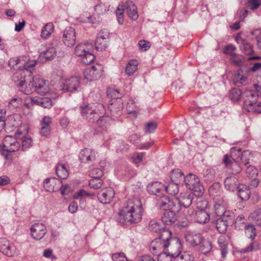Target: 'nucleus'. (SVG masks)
Returning a JSON list of instances; mask_svg holds the SVG:
<instances>
[{"instance_id": "obj_1", "label": "nucleus", "mask_w": 261, "mask_h": 261, "mask_svg": "<svg viewBox=\"0 0 261 261\" xmlns=\"http://www.w3.org/2000/svg\"><path fill=\"white\" fill-rule=\"evenodd\" d=\"M171 232L168 229H163L160 236L150 243L149 250L153 254L160 251L166 250L173 258L181 253V244L177 238L171 237Z\"/></svg>"}, {"instance_id": "obj_2", "label": "nucleus", "mask_w": 261, "mask_h": 261, "mask_svg": "<svg viewBox=\"0 0 261 261\" xmlns=\"http://www.w3.org/2000/svg\"><path fill=\"white\" fill-rule=\"evenodd\" d=\"M142 216V207L139 202L138 205L131 204L124 206L119 212L117 221L121 224H135L139 222Z\"/></svg>"}, {"instance_id": "obj_3", "label": "nucleus", "mask_w": 261, "mask_h": 261, "mask_svg": "<svg viewBox=\"0 0 261 261\" xmlns=\"http://www.w3.org/2000/svg\"><path fill=\"white\" fill-rule=\"evenodd\" d=\"M159 207L165 211L162 217V222L167 225L174 224L176 221V214L180 212L178 209L177 204L170 202V197L168 196L161 197L158 201Z\"/></svg>"}, {"instance_id": "obj_4", "label": "nucleus", "mask_w": 261, "mask_h": 261, "mask_svg": "<svg viewBox=\"0 0 261 261\" xmlns=\"http://www.w3.org/2000/svg\"><path fill=\"white\" fill-rule=\"evenodd\" d=\"M17 86L20 91L25 95H30L34 92H36L40 95H43L48 92L45 81L39 75L34 76L28 86L26 85L25 80H22Z\"/></svg>"}, {"instance_id": "obj_5", "label": "nucleus", "mask_w": 261, "mask_h": 261, "mask_svg": "<svg viewBox=\"0 0 261 261\" xmlns=\"http://www.w3.org/2000/svg\"><path fill=\"white\" fill-rule=\"evenodd\" d=\"M193 198V194L187 193L181 194L176 199L170 197V202L176 205L177 203L180 215H183L186 217H192L195 214V209L192 206Z\"/></svg>"}, {"instance_id": "obj_6", "label": "nucleus", "mask_w": 261, "mask_h": 261, "mask_svg": "<svg viewBox=\"0 0 261 261\" xmlns=\"http://www.w3.org/2000/svg\"><path fill=\"white\" fill-rule=\"evenodd\" d=\"M184 183L195 196L200 197L202 195L204 188L197 175L189 173L185 177Z\"/></svg>"}, {"instance_id": "obj_7", "label": "nucleus", "mask_w": 261, "mask_h": 261, "mask_svg": "<svg viewBox=\"0 0 261 261\" xmlns=\"http://www.w3.org/2000/svg\"><path fill=\"white\" fill-rule=\"evenodd\" d=\"M112 93L114 98L109 105L108 109L113 116L117 118L123 113V101L119 97V92L117 89L112 90Z\"/></svg>"}, {"instance_id": "obj_8", "label": "nucleus", "mask_w": 261, "mask_h": 261, "mask_svg": "<svg viewBox=\"0 0 261 261\" xmlns=\"http://www.w3.org/2000/svg\"><path fill=\"white\" fill-rule=\"evenodd\" d=\"M237 147H232L230 149V155L225 154L223 159V163L227 168H230L232 170L233 175L238 174L242 171V167L239 163L240 161L236 158H234V154Z\"/></svg>"}, {"instance_id": "obj_9", "label": "nucleus", "mask_w": 261, "mask_h": 261, "mask_svg": "<svg viewBox=\"0 0 261 261\" xmlns=\"http://www.w3.org/2000/svg\"><path fill=\"white\" fill-rule=\"evenodd\" d=\"M61 90L70 93L79 91L81 90L80 79L77 76H71L65 80L61 84Z\"/></svg>"}, {"instance_id": "obj_10", "label": "nucleus", "mask_w": 261, "mask_h": 261, "mask_svg": "<svg viewBox=\"0 0 261 261\" xmlns=\"http://www.w3.org/2000/svg\"><path fill=\"white\" fill-rule=\"evenodd\" d=\"M242 98L244 108L247 112H250V109L258 101V94L255 90H245L242 94Z\"/></svg>"}, {"instance_id": "obj_11", "label": "nucleus", "mask_w": 261, "mask_h": 261, "mask_svg": "<svg viewBox=\"0 0 261 261\" xmlns=\"http://www.w3.org/2000/svg\"><path fill=\"white\" fill-rule=\"evenodd\" d=\"M103 66L101 64H96L91 67L86 68L84 72L85 78L89 81L98 80L101 76Z\"/></svg>"}, {"instance_id": "obj_12", "label": "nucleus", "mask_w": 261, "mask_h": 261, "mask_svg": "<svg viewBox=\"0 0 261 261\" xmlns=\"http://www.w3.org/2000/svg\"><path fill=\"white\" fill-rule=\"evenodd\" d=\"M20 143L16 137L11 135L6 136L3 139V150L8 152H13L19 149Z\"/></svg>"}, {"instance_id": "obj_13", "label": "nucleus", "mask_w": 261, "mask_h": 261, "mask_svg": "<svg viewBox=\"0 0 261 261\" xmlns=\"http://www.w3.org/2000/svg\"><path fill=\"white\" fill-rule=\"evenodd\" d=\"M204 239L202 234L197 231H189L185 234V240L187 244L192 247L199 245Z\"/></svg>"}, {"instance_id": "obj_14", "label": "nucleus", "mask_w": 261, "mask_h": 261, "mask_svg": "<svg viewBox=\"0 0 261 261\" xmlns=\"http://www.w3.org/2000/svg\"><path fill=\"white\" fill-rule=\"evenodd\" d=\"M0 251L8 256H13L16 254L15 245L6 238L0 239Z\"/></svg>"}, {"instance_id": "obj_15", "label": "nucleus", "mask_w": 261, "mask_h": 261, "mask_svg": "<svg viewBox=\"0 0 261 261\" xmlns=\"http://www.w3.org/2000/svg\"><path fill=\"white\" fill-rule=\"evenodd\" d=\"M30 230L32 237L36 240H40L47 232L46 227L41 223L33 224Z\"/></svg>"}, {"instance_id": "obj_16", "label": "nucleus", "mask_w": 261, "mask_h": 261, "mask_svg": "<svg viewBox=\"0 0 261 261\" xmlns=\"http://www.w3.org/2000/svg\"><path fill=\"white\" fill-rule=\"evenodd\" d=\"M76 40L75 31L73 28L66 27L63 33V41L65 45L71 47L75 44Z\"/></svg>"}, {"instance_id": "obj_17", "label": "nucleus", "mask_w": 261, "mask_h": 261, "mask_svg": "<svg viewBox=\"0 0 261 261\" xmlns=\"http://www.w3.org/2000/svg\"><path fill=\"white\" fill-rule=\"evenodd\" d=\"M115 196L113 188L108 187L100 190L97 194L98 199L101 203L106 204L110 203Z\"/></svg>"}, {"instance_id": "obj_18", "label": "nucleus", "mask_w": 261, "mask_h": 261, "mask_svg": "<svg viewBox=\"0 0 261 261\" xmlns=\"http://www.w3.org/2000/svg\"><path fill=\"white\" fill-rule=\"evenodd\" d=\"M208 192L214 202H221L223 200V191L219 182H215L211 185L208 189Z\"/></svg>"}, {"instance_id": "obj_19", "label": "nucleus", "mask_w": 261, "mask_h": 261, "mask_svg": "<svg viewBox=\"0 0 261 261\" xmlns=\"http://www.w3.org/2000/svg\"><path fill=\"white\" fill-rule=\"evenodd\" d=\"M39 48L40 56L45 58L46 61H50L57 55V49L54 46Z\"/></svg>"}, {"instance_id": "obj_20", "label": "nucleus", "mask_w": 261, "mask_h": 261, "mask_svg": "<svg viewBox=\"0 0 261 261\" xmlns=\"http://www.w3.org/2000/svg\"><path fill=\"white\" fill-rule=\"evenodd\" d=\"M224 184L225 188L231 191L237 190L240 186L237 177L233 174H230L225 179Z\"/></svg>"}, {"instance_id": "obj_21", "label": "nucleus", "mask_w": 261, "mask_h": 261, "mask_svg": "<svg viewBox=\"0 0 261 261\" xmlns=\"http://www.w3.org/2000/svg\"><path fill=\"white\" fill-rule=\"evenodd\" d=\"M19 118L18 115L9 116L6 120L4 119L5 126L8 130H14L20 124Z\"/></svg>"}, {"instance_id": "obj_22", "label": "nucleus", "mask_w": 261, "mask_h": 261, "mask_svg": "<svg viewBox=\"0 0 261 261\" xmlns=\"http://www.w3.org/2000/svg\"><path fill=\"white\" fill-rule=\"evenodd\" d=\"M191 218H194V220L198 223H206L210 220V215L207 212L204 210H200L196 211L195 210L194 215L192 217H189Z\"/></svg>"}, {"instance_id": "obj_23", "label": "nucleus", "mask_w": 261, "mask_h": 261, "mask_svg": "<svg viewBox=\"0 0 261 261\" xmlns=\"http://www.w3.org/2000/svg\"><path fill=\"white\" fill-rule=\"evenodd\" d=\"M79 158L83 163L93 161L95 159V152L90 148H84L80 152Z\"/></svg>"}, {"instance_id": "obj_24", "label": "nucleus", "mask_w": 261, "mask_h": 261, "mask_svg": "<svg viewBox=\"0 0 261 261\" xmlns=\"http://www.w3.org/2000/svg\"><path fill=\"white\" fill-rule=\"evenodd\" d=\"M165 186L158 181H154L149 184L147 188L148 192L151 194L158 196H161V192L164 191Z\"/></svg>"}, {"instance_id": "obj_25", "label": "nucleus", "mask_w": 261, "mask_h": 261, "mask_svg": "<svg viewBox=\"0 0 261 261\" xmlns=\"http://www.w3.org/2000/svg\"><path fill=\"white\" fill-rule=\"evenodd\" d=\"M125 9L128 17L134 20H137L139 17L137 8L131 1H127L125 4Z\"/></svg>"}, {"instance_id": "obj_26", "label": "nucleus", "mask_w": 261, "mask_h": 261, "mask_svg": "<svg viewBox=\"0 0 261 261\" xmlns=\"http://www.w3.org/2000/svg\"><path fill=\"white\" fill-rule=\"evenodd\" d=\"M96 109V108H94L93 107V105L90 103H84L80 107L81 115L82 118L86 120L87 119H90L91 120V118L90 117V114L94 112V111Z\"/></svg>"}, {"instance_id": "obj_27", "label": "nucleus", "mask_w": 261, "mask_h": 261, "mask_svg": "<svg viewBox=\"0 0 261 261\" xmlns=\"http://www.w3.org/2000/svg\"><path fill=\"white\" fill-rule=\"evenodd\" d=\"M241 148L237 147L236 151V155H238L237 159L245 166H247L251 157V152L248 150H245L243 152H241ZM234 155L236 154H234Z\"/></svg>"}, {"instance_id": "obj_28", "label": "nucleus", "mask_w": 261, "mask_h": 261, "mask_svg": "<svg viewBox=\"0 0 261 261\" xmlns=\"http://www.w3.org/2000/svg\"><path fill=\"white\" fill-rule=\"evenodd\" d=\"M30 99L31 103H35V105L41 106L44 108H50L53 106L51 99L47 97H35Z\"/></svg>"}, {"instance_id": "obj_29", "label": "nucleus", "mask_w": 261, "mask_h": 261, "mask_svg": "<svg viewBox=\"0 0 261 261\" xmlns=\"http://www.w3.org/2000/svg\"><path fill=\"white\" fill-rule=\"evenodd\" d=\"M25 57H26V58H24L21 63V65L23 67V69L22 72L23 73L27 72L29 76H31L33 74V72L30 69L36 66L37 61L36 60H30L29 57L28 56H25Z\"/></svg>"}, {"instance_id": "obj_30", "label": "nucleus", "mask_w": 261, "mask_h": 261, "mask_svg": "<svg viewBox=\"0 0 261 261\" xmlns=\"http://www.w3.org/2000/svg\"><path fill=\"white\" fill-rule=\"evenodd\" d=\"M171 181L180 184L184 182L185 177L182 172L179 169L172 170L170 173Z\"/></svg>"}, {"instance_id": "obj_31", "label": "nucleus", "mask_w": 261, "mask_h": 261, "mask_svg": "<svg viewBox=\"0 0 261 261\" xmlns=\"http://www.w3.org/2000/svg\"><path fill=\"white\" fill-rule=\"evenodd\" d=\"M92 47L90 43H80L75 48V54L76 56L82 57L87 52L89 51V48Z\"/></svg>"}, {"instance_id": "obj_32", "label": "nucleus", "mask_w": 261, "mask_h": 261, "mask_svg": "<svg viewBox=\"0 0 261 261\" xmlns=\"http://www.w3.org/2000/svg\"><path fill=\"white\" fill-rule=\"evenodd\" d=\"M54 25L52 22L46 23L42 28L40 36L43 39H48L54 32Z\"/></svg>"}, {"instance_id": "obj_33", "label": "nucleus", "mask_w": 261, "mask_h": 261, "mask_svg": "<svg viewBox=\"0 0 261 261\" xmlns=\"http://www.w3.org/2000/svg\"><path fill=\"white\" fill-rule=\"evenodd\" d=\"M238 196L242 200H247L250 197V192L246 186L241 185L237 189Z\"/></svg>"}, {"instance_id": "obj_34", "label": "nucleus", "mask_w": 261, "mask_h": 261, "mask_svg": "<svg viewBox=\"0 0 261 261\" xmlns=\"http://www.w3.org/2000/svg\"><path fill=\"white\" fill-rule=\"evenodd\" d=\"M56 172L60 179H66L68 176V172L66 166L63 164H58L56 167Z\"/></svg>"}, {"instance_id": "obj_35", "label": "nucleus", "mask_w": 261, "mask_h": 261, "mask_svg": "<svg viewBox=\"0 0 261 261\" xmlns=\"http://www.w3.org/2000/svg\"><path fill=\"white\" fill-rule=\"evenodd\" d=\"M200 245L199 250L204 254L210 252L213 248L211 241L207 239H203Z\"/></svg>"}, {"instance_id": "obj_36", "label": "nucleus", "mask_w": 261, "mask_h": 261, "mask_svg": "<svg viewBox=\"0 0 261 261\" xmlns=\"http://www.w3.org/2000/svg\"><path fill=\"white\" fill-rule=\"evenodd\" d=\"M229 223L227 220H224L219 218L216 221V227L220 233H224L226 232Z\"/></svg>"}, {"instance_id": "obj_37", "label": "nucleus", "mask_w": 261, "mask_h": 261, "mask_svg": "<svg viewBox=\"0 0 261 261\" xmlns=\"http://www.w3.org/2000/svg\"><path fill=\"white\" fill-rule=\"evenodd\" d=\"M138 65V61L136 60H130L126 65L125 68L126 73L129 75H132L137 69Z\"/></svg>"}, {"instance_id": "obj_38", "label": "nucleus", "mask_w": 261, "mask_h": 261, "mask_svg": "<svg viewBox=\"0 0 261 261\" xmlns=\"http://www.w3.org/2000/svg\"><path fill=\"white\" fill-rule=\"evenodd\" d=\"M179 184L171 181L164 187L166 191L170 194L175 195L179 192Z\"/></svg>"}, {"instance_id": "obj_39", "label": "nucleus", "mask_w": 261, "mask_h": 261, "mask_svg": "<svg viewBox=\"0 0 261 261\" xmlns=\"http://www.w3.org/2000/svg\"><path fill=\"white\" fill-rule=\"evenodd\" d=\"M245 234L249 238L252 240H254L256 235V229L252 224H249L245 225Z\"/></svg>"}, {"instance_id": "obj_40", "label": "nucleus", "mask_w": 261, "mask_h": 261, "mask_svg": "<svg viewBox=\"0 0 261 261\" xmlns=\"http://www.w3.org/2000/svg\"><path fill=\"white\" fill-rule=\"evenodd\" d=\"M56 180L55 178H46L44 182V187L46 191L52 192L56 190L58 188H55L54 184Z\"/></svg>"}, {"instance_id": "obj_41", "label": "nucleus", "mask_w": 261, "mask_h": 261, "mask_svg": "<svg viewBox=\"0 0 261 261\" xmlns=\"http://www.w3.org/2000/svg\"><path fill=\"white\" fill-rule=\"evenodd\" d=\"M149 229L153 232H159L160 233V234H161L162 230L163 229H167L166 228L162 227L159 223L158 222L155 220H151L149 222V226H148ZM160 235H159L160 236Z\"/></svg>"}, {"instance_id": "obj_42", "label": "nucleus", "mask_w": 261, "mask_h": 261, "mask_svg": "<svg viewBox=\"0 0 261 261\" xmlns=\"http://www.w3.org/2000/svg\"><path fill=\"white\" fill-rule=\"evenodd\" d=\"M203 176L204 180L212 181L215 177V171L211 168H207L203 170Z\"/></svg>"}, {"instance_id": "obj_43", "label": "nucleus", "mask_w": 261, "mask_h": 261, "mask_svg": "<svg viewBox=\"0 0 261 261\" xmlns=\"http://www.w3.org/2000/svg\"><path fill=\"white\" fill-rule=\"evenodd\" d=\"M247 80V76L242 74L240 72L236 73L233 78L234 83L238 86H240L245 84Z\"/></svg>"}, {"instance_id": "obj_44", "label": "nucleus", "mask_w": 261, "mask_h": 261, "mask_svg": "<svg viewBox=\"0 0 261 261\" xmlns=\"http://www.w3.org/2000/svg\"><path fill=\"white\" fill-rule=\"evenodd\" d=\"M173 261H193V257L190 253L184 252L173 258Z\"/></svg>"}, {"instance_id": "obj_45", "label": "nucleus", "mask_w": 261, "mask_h": 261, "mask_svg": "<svg viewBox=\"0 0 261 261\" xmlns=\"http://www.w3.org/2000/svg\"><path fill=\"white\" fill-rule=\"evenodd\" d=\"M243 93L238 88H232L229 91V97L232 101H238L242 96Z\"/></svg>"}, {"instance_id": "obj_46", "label": "nucleus", "mask_w": 261, "mask_h": 261, "mask_svg": "<svg viewBox=\"0 0 261 261\" xmlns=\"http://www.w3.org/2000/svg\"><path fill=\"white\" fill-rule=\"evenodd\" d=\"M109 40L105 38L103 39H96L95 41V47L97 50H105L108 46Z\"/></svg>"}, {"instance_id": "obj_47", "label": "nucleus", "mask_w": 261, "mask_h": 261, "mask_svg": "<svg viewBox=\"0 0 261 261\" xmlns=\"http://www.w3.org/2000/svg\"><path fill=\"white\" fill-rule=\"evenodd\" d=\"M249 217L255 223L256 225L261 226V208L251 213Z\"/></svg>"}, {"instance_id": "obj_48", "label": "nucleus", "mask_w": 261, "mask_h": 261, "mask_svg": "<svg viewBox=\"0 0 261 261\" xmlns=\"http://www.w3.org/2000/svg\"><path fill=\"white\" fill-rule=\"evenodd\" d=\"M218 243L221 250V254L223 257H225L227 251V244L225 243V238L224 236H220L218 239Z\"/></svg>"}, {"instance_id": "obj_49", "label": "nucleus", "mask_w": 261, "mask_h": 261, "mask_svg": "<svg viewBox=\"0 0 261 261\" xmlns=\"http://www.w3.org/2000/svg\"><path fill=\"white\" fill-rule=\"evenodd\" d=\"M101 114H102L100 113L99 119L96 120L95 123L99 127H101L102 129H104L107 127V123L110 120V118L108 116L101 115Z\"/></svg>"}, {"instance_id": "obj_50", "label": "nucleus", "mask_w": 261, "mask_h": 261, "mask_svg": "<svg viewBox=\"0 0 261 261\" xmlns=\"http://www.w3.org/2000/svg\"><path fill=\"white\" fill-rule=\"evenodd\" d=\"M156 254H158V261H173V257L169 255L167 251H164L163 250L160 251Z\"/></svg>"}, {"instance_id": "obj_51", "label": "nucleus", "mask_w": 261, "mask_h": 261, "mask_svg": "<svg viewBox=\"0 0 261 261\" xmlns=\"http://www.w3.org/2000/svg\"><path fill=\"white\" fill-rule=\"evenodd\" d=\"M215 212L216 215L221 217L223 214L225 213V207L223 206L224 200L221 202H214Z\"/></svg>"}, {"instance_id": "obj_52", "label": "nucleus", "mask_w": 261, "mask_h": 261, "mask_svg": "<svg viewBox=\"0 0 261 261\" xmlns=\"http://www.w3.org/2000/svg\"><path fill=\"white\" fill-rule=\"evenodd\" d=\"M22 149L25 150L33 145V141L29 136H24L21 138Z\"/></svg>"}, {"instance_id": "obj_53", "label": "nucleus", "mask_w": 261, "mask_h": 261, "mask_svg": "<svg viewBox=\"0 0 261 261\" xmlns=\"http://www.w3.org/2000/svg\"><path fill=\"white\" fill-rule=\"evenodd\" d=\"M124 8L122 5H119L116 10V15L117 21L119 24H122L124 22Z\"/></svg>"}, {"instance_id": "obj_54", "label": "nucleus", "mask_w": 261, "mask_h": 261, "mask_svg": "<svg viewBox=\"0 0 261 261\" xmlns=\"http://www.w3.org/2000/svg\"><path fill=\"white\" fill-rule=\"evenodd\" d=\"M241 44L240 48L243 49L246 54L250 55L253 53V49L251 45L245 40L241 39Z\"/></svg>"}, {"instance_id": "obj_55", "label": "nucleus", "mask_w": 261, "mask_h": 261, "mask_svg": "<svg viewBox=\"0 0 261 261\" xmlns=\"http://www.w3.org/2000/svg\"><path fill=\"white\" fill-rule=\"evenodd\" d=\"M103 181L100 178H93L89 181V185L91 188L98 189L101 187Z\"/></svg>"}, {"instance_id": "obj_56", "label": "nucleus", "mask_w": 261, "mask_h": 261, "mask_svg": "<svg viewBox=\"0 0 261 261\" xmlns=\"http://www.w3.org/2000/svg\"><path fill=\"white\" fill-rule=\"evenodd\" d=\"M246 220L243 215L239 216L236 218L234 223L235 227L239 230L242 229L243 228H245V225H246Z\"/></svg>"}, {"instance_id": "obj_57", "label": "nucleus", "mask_w": 261, "mask_h": 261, "mask_svg": "<svg viewBox=\"0 0 261 261\" xmlns=\"http://www.w3.org/2000/svg\"><path fill=\"white\" fill-rule=\"evenodd\" d=\"M259 249V245L256 242L250 243L247 247L241 250V252L246 253L253 250H257Z\"/></svg>"}, {"instance_id": "obj_58", "label": "nucleus", "mask_w": 261, "mask_h": 261, "mask_svg": "<svg viewBox=\"0 0 261 261\" xmlns=\"http://www.w3.org/2000/svg\"><path fill=\"white\" fill-rule=\"evenodd\" d=\"M22 102L21 98H13L8 103V107L10 109H15L19 107Z\"/></svg>"}, {"instance_id": "obj_59", "label": "nucleus", "mask_w": 261, "mask_h": 261, "mask_svg": "<svg viewBox=\"0 0 261 261\" xmlns=\"http://www.w3.org/2000/svg\"><path fill=\"white\" fill-rule=\"evenodd\" d=\"M95 59V56L90 51L82 57V61L85 64H89L93 62Z\"/></svg>"}, {"instance_id": "obj_60", "label": "nucleus", "mask_w": 261, "mask_h": 261, "mask_svg": "<svg viewBox=\"0 0 261 261\" xmlns=\"http://www.w3.org/2000/svg\"><path fill=\"white\" fill-rule=\"evenodd\" d=\"M247 169L246 173L248 177L253 178L258 174L257 169L253 166H246Z\"/></svg>"}, {"instance_id": "obj_61", "label": "nucleus", "mask_w": 261, "mask_h": 261, "mask_svg": "<svg viewBox=\"0 0 261 261\" xmlns=\"http://www.w3.org/2000/svg\"><path fill=\"white\" fill-rule=\"evenodd\" d=\"M157 127V124L155 122L147 123L145 127V132L147 134L153 133Z\"/></svg>"}, {"instance_id": "obj_62", "label": "nucleus", "mask_w": 261, "mask_h": 261, "mask_svg": "<svg viewBox=\"0 0 261 261\" xmlns=\"http://www.w3.org/2000/svg\"><path fill=\"white\" fill-rule=\"evenodd\" d=\"M24 58H26L25 56L20 57L17 59L12 58L9 61L8 65L10 67L14 68L15 65H17L19 64H21L22 60H23Z\"/></svg>"}, {"instance_id": "obj_63", "label": "nucleus", "mask_w": 261, "mask_h": 261, "mask_svg": "<svg viewBox=\"0 0 261 261\" xmlns=\"http://www.w3.org/2000/svg\"><path fill=\"white\" fill-rule=\"evenodd\" d=\"M112 258L113 261H128L124 254L122 252L113 254Z\"/></svg>"}, {"instance_id": "obj_64", "label": "nucleus", "mask_w": 261, "mask_h": 261, "mask_svg": "<svg viewBox=\"0 0 261 261\" xmlns=\"http://www.w3.org/2000/svg\"><path fill=\"white\" fill-rule=\"evenodd\" d=\"M90 175L91 176L92 178H100L102 176L103 172L99 168H94L90 171Z\"/></svg>"}]
</instances>
